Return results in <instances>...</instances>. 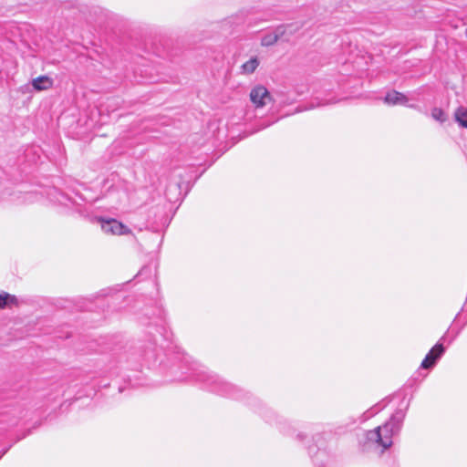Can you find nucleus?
<instances>
[{"instance_id": "nucleus-8", "label": "nucleus", "mask_w": 467, "mask_h": 467, "mask_svg": "<svg viewBox=\"0 0 467 467\" xmlns=\"http://www.w3.org/2000/svg\"><path fill=\"white\" fill-rule=\"evenodd\" d=\"M454 117L456 121L463 128L467 129V108L459 107L455 113Z\"/></svg>"}, {"instance_id": "nucleus-3", "label": "nucleus", "mask_w": 467, "mask_h": 467, "mask_svg": "<svg viewBox=\"0 0 467 467\" xmlns=\"http://www.w3.org/2000/svg\"><path fill=\"white\" fill-rule=\"evenodd\" d=\"M250 99L256 108H263L272 101V96L264 86H256L250 92Z\"/></svg>"}, {"instance_id": "nucleus-1", "label": "nucleus", "mask_w": 467, "mask_h": 467, "mask_svg": "<svg viewBox=\"0 0 467 467\" xmlns=\"http://www.w3.org/2000/svg\"><path fill=\"white\" fill-rule=\"evenodd\" d=\"M403 419V411H397L385 424L368 431L367 441L385 451L392 445V436L400 431Z\"/></svg>"}, {"instance_id": "nucleus-6", "label": "nucleus", "mask_w": 467, "mask_h": 467, "mask_svg": "<svg viewBox=\"0 0 467 467\" xmlns=\"http://www.w3.org/2000/svg\"><path fill=\"white\" fill-rule=\"evenodd\" d=\"M384 101L389 105H406L408 99L404 94L394 90L386 95Z\"/></svg>"}, {"instance_id": "nucleus-5", "label": "nucleus", "mask_w": 467, "mask_h": 467, "mask_svg": "<svg viewBox=\"0 0 467 467\" xmlns=\"http://www.w3.org/2000/svg\"><path fill=\"white\" fill-rule=\"evenodd\" d=\"M443 352V346L441 344H436L422 360L421 368L427 369L433 367L436 361L442 356Z\"/></svg>"}, {"instance_id": "nucleus-12", "label": "nucleus", "mask_w": 467, "mask_h": 467, "mask_svg": "<svg viewBox=\"0 0 467 467\" xmlns=\"http://www.w3.org/2000/svg\"><path fill=\"white\" fill-rule=\"evenodd\" d=\"M207 379L211 380L212 383H214V384L225 385V390H224L225 392H227L228 389L232 388V386H230L229 384L224 382L223 379H221L216 375H209L207 377Z\"/></svg>"}, {"instance_id": "nucleus-7", "label": "nucleus", "mask_w": 467, "mask_h": 467, "mask_svg": "<svg viewBox=\"0 0 467 467\" xmlns=\"http://www.w3.org/2000/svg\"><path fill=\"white\" fill-rule=\"evenodd\" d=\"M53 85V80L47 76H40L32 80V86L37 91L47 90Z\"/></svg>"}, {"instance_id": "nucleus-4", "label": "nucleus", "mask_w": 467, "mask_h": 467, "mask_svg": "<svg viewBox=\"0 0 467 467\" xmlns=\"http://www.w3.org/2000/svg\"><path fill=\"white\" fill-rule=\"evenodd\" d=\"M101 223V228L106 234H112L118 235L128 234L130 230L115 219L99 220Z\"/></svg>"}, {"instance_id": "nucleus-10", "label": "nucleus", "mask_w": 467, "mask_h": 467, "mask_svg": "<svg viewBox=\"0 0 467 467\" xmlns=\"http://www.w3.org/2000/svg\"><path fill=\"white\" fill-rule=\"evenodd\" d=\"M15 299V296L7 293L0 294V309L8 306L10 303H13Z\"/></svg>"}, {"instance_id": "nucleus-13", "label": "nucleus", "mask_w": 467, "mask_h": 467, "mask_svg": "<svg viewBox=\"0 0 467 467\" xmlns=\"http://www.w3.org/2000/svg\"><path fill=\"white\" fill-rule=\"evenodd\" d=\"M465 36H466V37H467V27H466V30H465Z\"/></svg>"}, {"instance_id": "nucleus-11", "label": "nucleus", "mask_w": 467, "mask_h": 467, "mask_svg": "<svg viewBox=\"0 0 467 467\" xmlns=\"http://www.w3.org/2000/svg\"><path fill=\"white\" fill-rule=\"evenodd\" d=\"M431 117L440 122H444L446 120V116L444 111L441 109L434 108L431 110Z\"/></svg>"}, {"instance_id": "nucleus-9", "label": "nucleus", "mask_w": 467, "mask_h": 467, "mask_svg": "<svg viewBox=\"0 0 467 467\" xmlns=\"http://www.w3.org/2000/svg\"><path fill=\"white\" fill-rule=\"evenodd\" d=\"M258 60H247L241 66L242 74H251L258 67Z\"/></svg>"}, {"instance_id": "nucleus-2", "label": "nucleus", "mask_w": 467, "mask_h": 467, "mask_svg": "<svg viewBox=\"0 0 467 467\" xmlns=\"http://www.w3.org/2000/svg\"><path fill=\"white\" fill-rule=\"evenodd\" d=\"M293 33V25H282L274 30L267 32L261 39V44L265 47L274 45L277 41H289Z\"/></svg>"}]
</instances>
